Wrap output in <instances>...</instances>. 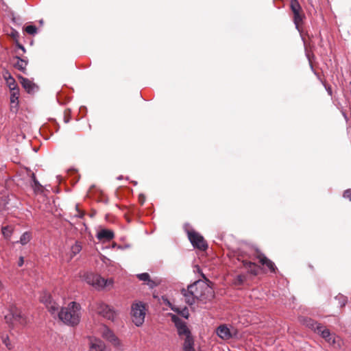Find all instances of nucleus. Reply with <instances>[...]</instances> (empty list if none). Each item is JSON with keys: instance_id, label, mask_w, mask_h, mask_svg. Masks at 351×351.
Returning <instances> with one entry per match:
<instances>
[{"instance_id": "nucleus-12", "label": "nucleus", "mask_w": 351, "mask_h": 351, "mask_svg": "<svg viewBox=\"0 0 351 351\" xmlns=\"http://www.w3.org/2000/svg\"><path fill=\"white\" fill-rule=\"evenodd\" d=\"M254 256L262 265L266 266L271 272L274 273L276 271V267L275 264L260 250H256L255 251Z\"/></svg>"}, {"instance_id": "nucleus-20", "label": "nucleus", "mask_w": 351, "mask_h": 351, "mask_svg": "<svg viewBox=\"0 0 351 351\" xmlns=\"http://www.w3.org/2000/svg\"><path fill=\"white\" fill-rule=\"evenodd\" d=\"M11 95H10V103H11V109L12 110L14 108L17 110L18 104H19V89L11 90Z\"/></svg>"}, {"instance_id": "nucleus-23", "label": "nucleus", "mask_w": 351, "mask_h": 351, "mask_svg": "<svg viewBox=\"0 0 351 351\" xmlns=\"http://www.w3.org/2000/svg\"><path fill=\"white\" fill-rule=\"evenodd\" d=\"M4 78L10 90L18 88L15 80L11 76V75L8 72H6V73L4 75Z\"/></svg>"}, {"instance_id": "nucleus-29", "label": "nucleus", "mask_w": 351, "mask_h": 351, "mask_svg": "<svg viewBox=\"0 0 351 351\" xmlns=\"http://www.w3.org/2000/svg\"><path fill=\"white\" fill-rule=\"evenodd\" d=\"M25 31L30 35H34L37 32V28L34 25H27Z\"/></svg>"}, {"instance_id": "nucleus-32", "label": "nucleus", "mask_w": 351, "mask_h": 351, "mask_svg": "<svg viewBox=\"0 0 351 351\" xmlns=\"http://www.w3.org/2000/svg\"><path fill=\"white\" fill-rule=\"evenodd\" d=\"M335 299L336 300H338L340 302V305L341 306H344L347 302V299L346 297H344L343 295H339L335 297Z\"/></svg>"}, {"instance_id": "nucleus-37", "label": "nucleus", "mask_w": 351, "mask_h": 351, "mask_svg": "<svg viewBox=\"0 0 351 351\" xmlns=\"http://www.w3.org/2000/svg\"><path fill=\"white\" fill-rule=\"evenodd\" d=\"M138 202L143 205L145 202V196L143 194H140L138 196Z\"/></svg>"}, {"instance_id": "nucleus-5", "label": "nucleus", "mask_w": 351, "mask_h": 351, "mask_svg": "<svg viewBox=\"0 0 351 351\" xmlns=\"http://www.w3.org/2000/svg\"><path fill=\"white\" fill-rule=\"evenodd\" d=\"M290 8L293 15V19L295 27L299 32H302L304 20L306 19V16L298 1L291 0Z\"/></svg>"}, {"instance_id": "nucleus-3", "label": "nucleus", "mask_w": 351, "mask_h": 351, "mask_svg": "<svg viewBox=\"0 0 351 351\" xmlns=\"http://www.w3.org/2000/svg\"><path fill=\"white\" fill-rule=\"evenodd\" d=\"M10 312V313L9 315L5 316V322L9 324L10 327L14 328V322H16L21 326H25L27 324V318L21 309L16 306H12Z\"/></svg>"}, {"instance_id": "nucleus-16", "label": "nucleus", "mask_w": 351, "mask_h": 351, "mask_svg": "<svg viewBox=\"0 0 351 351\" xmlns=\"http://www.w3.org/2000/svg\"><path fill=\"white\" fill-rule=\"evenodd\" d=\"M217 334L220 338L226 340L232 337L230 329L224 325H221L217 328Z\"/></svg>"}, {"instance_id": "nucleus-2", "label": "nucleus", "mask_w": 351, "mask_h": 351, "mask_svg": "<svg viewBox=\"0 0 351 351\" xmlns=\"http://www.w3.org/2000/svg\"><path fill=\"white\" fill-rule=\"evenodd\" d=\"M59 319L69 326H76L80 322L81 306L75 302H70L67 306L61 308L58 312Z\"/></svg>"}, {"instance_id": "nucleus-35", "label": "nucleus", "mask_w": 351, "mask_h": 351, "mask_svg": "<svg viewBox=\"0 0 351 351\" xmlns=\"http://www.w3.org/2000/svg\"><path fill=\"white\" fill-rule=\"evenodd\" d=\"M343 197L348 199L351 202V189H347L344 191Z\"/></svg>"}, {"instance_id": "nucleus-24", "label": "nucleus", "mask_w": 351, "mask_h": 351, "mask_svg": "<svg viewBox=\"0 0 351 351\" xmlns=\"http://www.w3.org/2000/svg\"><path fill=\"white\" fill-rule=\"evenodd\" d=\"M82 243L79 241H76L73 245L71 247V254L73 256H75L82 250Z\"/></svg>"}, {"instance_id": "nucleus-15", "label": "nucleus", "mask_w": 351, "mask_h": 351, "mask_svg": "<svg viewBox=\"0 0 351 351\" xmlns=\"http://www.w3.org/2000/svg\"><path fill=\"white\" fill-rule=\"evenodd\" d=\"M114 237V234L112 230L108 229H102L100 230L97 234V238L99 241L105 240V241H110Z\"/></svg>"}, {"instance_id": "nucleus-21", "label": "nucleus", "mask_w": 351, "mask_h": 351, "mask_svg": "<svg viewBox=\"0 0 351 351\" xmlns=\"http://www.w3.org/2000/svg\"><path fill=\"white\" fill-rule=\"evenodd\" d=\"M243 265L246 269H248L250 273H251L254 275H257L258 269H257V265L256 263H252L251 261H243Z\"/></svg>"}, {"instance_id": "nucleus-31", "label": "nucleus", "mask_w": 351, "mask_h": 351, "mask_svg": "<svg viewBox=\"0 0 351 351\" xmlns=\"http://www.w3.org/2000/svg\"><path fill=\"white\" fill-rule=\"evenodd\" d=\"M246 277L244 275H239L237 276L235 279V284L237 285H241L243 283V282L245 280Z\"/></svg>"}, {"instance_id": "nucleus-19", "label": "nucleus", "mask_w": 351, "mask_h": 351, "mask_svg": "<svg viewBox=\"0 0 351 351\" xmlns=\"http://www.w3.org/2000/svg\"><path fill=\"white\" fill-rule=\"evenodd\" d=\"M106 346L103 341L99 339H95L91 342L88 351H104Z\"/></svg>"}, {"instance_id": "nucleus-41", "label": "nucleus", "mask_w": 351, "mask_h": 351, "mask_svg": "<svg viewBox=\"0 0 351 351\" xmlns=\"http://www.w3.org/2000/svg\"><path fill=\"white\" fill-rule=\"evenodd\" d=\"M39 22H40V24H43V20H40Z\"/></svg>"}, {"instance_id": "nucleus-42", "label": "nucleus", "mask_w": 351, "mask_h": 351, "mask_svg": "<svg viewBox=\"0 0 351 351\" xmlns=\"http://www.w3.org/2000/svg\"><path fill=\"white\" fill-rule=\"evenodd\" d=\"M172 309H173V311H175L176 312H178V313L180 312V311H178V309H176V310H175V309H173V308H172Z\"/></svg>"}, {"instance_id": "nucleus-36", "label": "nucleus", "mask_w": 351, "mask_h": 351, "mask_svg": "<svg viewBox=\"0 0 351 351\" xmlns=\"http://www.w3.org/2000/svg\"><path fill=\"white\" fill-rule=\"evenodd\" d=\"M3 343L5 345V346L8 348V349L11 350L12 348V346L11 343H10L9 338L7 337L3 339Z\"/></svg>"}, {"instance_id": "nucleus-4", "label": "nucleus", "mask_w": 351, "mask_h": 351, "mask_svg": "<svg viewBox=\"0 0 351 351\" xmlns=\"http://www.w3.org/2000/svg\"><path fill=\"white\" fill-rule=\"evenodd\" d=\"M146 311V304L142 302H136L132 304V319L136 326H141L144 323Z\"/></svg>"}, {"instance_id": "nucleus-28", "label": "nucleus", "mask_w": 351, "mask_h": 351, "mask_svg": "<svg viewBox=\"0 0 351 351\" xmlns=\"http://www.w3.org/2000/svg\"><path fill=\"white\" fill-rule=\"evenodd\" d=\"M71 111L69 108L64 110L63 119H64V122L65 123H68L70 121L71 118Z\"/></svg>"}, {"instance_id": "nucleus-1", "label": "nucleus", "mask_w": 351, "mask_h": 351, "mask_svg": "<svg viewBox=\"0 0 351 351\" xmlns=\"http://www.w3.org/2000/svg\"><path fill=\"white\" fill-rule=\"evenodd\" d=\"M184 300L189 305H193L196 301L204 303L211 301L215 298V292L211 287L201 280H197L181 290Z\"/></svg>"}, {"instance_id": "nucleus-7", "label": "nucleus", "mask_w": 351, "mask_h": 351, "mask_svg": "<svg viewBox=\"0 0 351 351\" xmlns=\"http://www.w3.org/2000/svg\"><path fill=\"white\" fill-rule=\"evenodd\" d=\"M93 311L98 315L110 320H113L115 317L114 311L110 306L102 302H97L91 306Z\"/></svg>"}, {"instance_id": "nucleus-13", "label": "nucleus", "mask_w": 351, "mask_h": 351, "mask_svg": "<svg viewBox=\"0 0 351 351\" xmlns=\"http://www.w3.org/2000/svg\"><path fill=\"white\" fill-rule=\"evenodd\" d=\"M139 280L143 281L149 289H154L160 284V280L158 279H151L148 273H143L136 275Z\"/></svg>"}, {"instance_id": "nucleus-27", "label": "nucleus", "mask_w": 351, "mask_h": 351, "mask_svg": "<svg viewBox=\"0 0 351 351\" xmlns=\"http://www.w3.org/2000/svg\"><path fill=\"white\" fill-rule=\"evenodd\" d=\"M32 178L34 182V187L35 191H41L42 190V185L39 183V182L37 180L36 176L34 173L32 174Z\"/></svg>"}, {"instance_id": "nucleus-17", "label": "nucleus", "mask_w": 351, "mask_h": 351, "mask_svg": "<svg viewBox=\"0 0 351 351\" xmlns=\"http://www.w3.org/2000/svg\"><path fill=\"white\" fill-rule=\"evenodd\" d=\"M183 339V351H195L194 348V339L192 335H188Z\"/></svg>"}, {"instance_id": "nucleus-40", "label": "nucleus", "mask_w": 351, "mask_h": 351, "mask_svg": "<svg viewBox=\"0 0 351 351\" xmlns=\"http://www.w3.org/2000/svg\"><path fill=\"white\" fill-rule=\"evenodd\" d=\"M16 47H17L19 49H21V50L23 51V53H25V47H24L21 44H20V43H16Z\"/></svg>"}, {"instance_id": "nucleus-39", "label": "nucleus", "mask_w": 351, "mask_h": 351, "mask_svg": "<svg viewBox=\"0 0 351 351\" xmlns=\"http://www.w3.org/2000/svg\"><path fill=\"white\" fill-rule=\"evenodd\" d=\"M24 263V258L23 256H21L19 258V262H18V265L19 267H21Z\"/></svg>"}, {"instance_id": "nucleus-9", "label": "nucleus", "mask_w": 351, "mask_h": 351, "mask_svg": "<svg viewBox=\"0 0 351 351\" xmlns=\"http://www.w3.org/2000/svg\"><path fill=\"white\" fill-rule=\"evenodd\" d=\"M100 334L106 340L110 342L114 346L121 348L122 343L115 334L106 326L104 325L100 328Z\"/></svg>"}, {"instance_id": "nucleus-34", "label": "nucleus", "mask_w": 351, "mask_h": 351, "mask_svg": "<svg viewBox=\"0 0 351 351\" xmlns=\"http://www.w3.org/2000/svg\"><path fill=\"white\" fill-rule=\"evenodd\" d=\"M324 339L330 344H335V335L330 334L329 337H327V338H324Z\"/></svg>"}, {"instance_id": "nucleus-14", "label": "nucleus", "mask_w": 351, "mask_h": 351, "mask_svg": "<svg viewBox=\"0 0 351 351\" xmlns=\"http://www.w3.org/2000/svg\"><path fill=\"white\" fill-rule=\"evenodd\" d=\"M12 64L15 69L25 73L26 66L27 65V60L20 58L19 56H16L13 58Z\"/></svg>"}, {"instance_id": "nucleus-30", "label": "nucleus", "mask_w": 351, "mask_h": 351, "mask_svg": "<svg viewBox=\"0 0 351 351\" xmlns=\"http://www.w3.org/2000/svg\"><path fill=\"white\" fill-rule=\"evenodd\" d=\"M51 300H52V299H51V295L47 293H44L40 297V302H43V304H45V306H47V303H49Z\"/></svg>"}, {"instance_id": "nucleus-33", "label": "nucleus", "mask_w": 351, "mask_h": 351, "mask_svg": "<svg viewBox=\"0 0 351 351\" xmlns=\"http://www.w3.org/2000/svg\"><path fill=\"white\" fill-rule=\"evenodd\" d=\"M1 230L4 237L7 238L10 237L12 231L8 226L3 227Z\"/></svg>"}, {"instance_id": "nucleus-26", "label": "nucleus", "mask_w": 351, "mask_h": 351, "mask_svg": "<svg viewBox=\"0 0 351 351\" xmlns=\"http://www.w3.org/2000/svg\"><path fill=\"white\" fill-rule=\"evenodd\" d=\"M85 215V212L79 208V205L76 204L75 208V213L73 214V217L78 218H83Z\"/></svg>"}, {"instance_id": "nucleus-38", "label": "nucleus", "mask_w": 351, "mask_h": 351, "mask_svg": "<svg viewBox=\"0 0 351 351\" xmlns=\"http://www.w3.org/2000/svg\"><path fill=\"white\" fill-rule=\"evenodd\" d=\"M182 315L185 318H186V319L188 318V317H189V312H188V311H187V309L186 308L182 312Z\"/></svg>"}, {"instance_id": "nucleus-10", "label": "nucleus", "mask_w": 351, "mask_h": 351, "mask_svg": "<svg viewBox=\"0 0 351 351\" xmlns=\"http://www.w3.org/2000/svg\"><path fill=\"white\" fill-rule=\"evenodd\" d=\"M171 321L175 324L179 336L182 338L188 335H191V331L188 328L186 323L176 315H171Z\"/></svg>"}, {"instance_id": "nucleus-25", "label": "nucleus", "mask_w": 351, "mask_h": 351, "mask_svg": "<svg viewBox=\"0 0 351 351\" xmlns=\"http://www.w3.org/2000/svg\"><path fill=\"white\" fill-rule=\"evenodd\" d=\"M31 239V234L28 232H24L20 239V243L22 245L27 244Z\"/></svg>"}, {"instance_id": "nucleus-6", "label": "nucleus", "mask_w": 351, "mask_h": 351, "mask_svg": "<svg viewBox=\"0 0 351 351\" xmlns=\"http://www.w3.org/2000/svg\"><path fill=\"white\" fill-rule=\"evenodd\" d=\"M84 278L88 284L97 289L104 288L112 284V280H105L100 276L91 273L84 274Z\"/></svg>"}, {"instance_id": "nucleus-11", "label": "nucleus", "mask_w": 351, "mask_h": 351, "mask_svg": "<svg viewBox=\"0 0 351 351\" xmlns=\"http://www.w3.org/2000/svg\"><path fill=\"white\" fill-rule=\"evenodd\" d=\"M306 324L307 326L313 329L316 333L320 335L324 339L330 336V332L329 329L311 319H307Z\"/></svg>"}, {"instance_id": "nucleus-8", "label": "nucleus", "mask_w": 351, "mask_h": 351, "mask_svg": "<svg viewBox=\"0 0 351 351\" xmlns=\"http://www.w3.org/2000/svg\"><path fill=\"white\" fill-rule=\"evenodd\" d=\"M187 234L190 242L194 247L202 251H205L208 248L206 241L199 232L195 230H189Z\"/></svg>"}, {"instance_id": "nucleus-22", "label": "nucleus", "mask_w": 351, "mask_h": 351, "mask_svg": "<svg viewBox=\"0 0 351 351\" xmlns=\"http://www.w3.org/2000/svg\"><path fill=\"white\" fill-rule=\"evenodd\" d=\"M46 307L52 315H58L60 310H59V305L55 301L52 300L49 303H47Z\"/></svg>"}, {"instance_id": "nucleus-18", "label": "nucleus", "mask_w": 351, "mask_h": 351, "mask_svg": "<svg viewBox=\"0 0 351 351\" xmlns=\"http://www.w3.org/2000/svg\"><path fill=\"white\" fill-rule=\"evenodd\" d=\"M21 83L23 87L25 88V90L28 93H34L35 88H36V85L27 78L21 77Z\"/></svg>"}]
</instances>
